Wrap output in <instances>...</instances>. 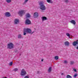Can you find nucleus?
<instances>
[{"mask_svg":"<svg viewBox=\"0 0 78 78\" xmlns=\"http://www.w3.org/2000/svg\"><path fill=\"white\" fill-rule=\"evenodd\" d=\"M39 5H40V8L41 10H42V11H44V10H45V6L44 5V4L43 2H40Z\"/></svg>","mask_w":78,"mask_h":78,"instance_id":"nucleus-1","label":"nucleus"},{"mask_svg":"<svg viewBox=\"0 0 78 78\" xmlns=\"http://www.w3.org/2000/svg\"><path fill=\"white\" fill-rule=\"evenodd\" d=\"M7 48L12 49L14 48V44L12 43H10L8 44Z\"/></svg>","mask_w":78,"mask_h":78,"instance_id":"nucleus-2","label":"nucleus"},{"mask_svg":"<svg viewBox=\"0 0 78 78\" xmlns=\"http://www.w3.org/2000/svg\"><path fill=\"white\" fill-rule=\"evenodd\" d=\"M25 10H21L18 12V14L19 15L21 16H22V15L25 14Z\"/></svg>","mask_w":78,"mask_h":78,"instance_id":"nucleus-3","label":"nucleus"},{"mask_svg":"<svg viewBox=\"0 0 78 78\" xmlns=\"http://www.w3.org/2000/svg\"><path fill=\"white\" fill-rule=\"evenodd\" d=\"M26 74L27 72L24 69H23L22 70H21L20 75L22 76H25V75H26Z\"/></svg>","mask_w":78,"mask_h":78,"instance_id":"nucleus-4","label":"nucleus"},{"mask_svg":"<svg viewBox=\"0 0 78 78\" xmlns=\"http://www.w3.org/2000/svg\"><path fill=\"white\" fill-rule=\"evenodd\" d=\"M38 16H39V14L37 12H35L34 13L33 17L34 18H37L38 17Z\"/></svg>","mask_w":78,"mask_h":78,"instance_id":"nucleus-5","label":"nucleus"},{"mask_svg":"<svg viewBox=\"0 0 78 78\" xmlns=\"http://www.w3.org/2000/svg\"><path fill=\"white\" fill-rule=\"evenodd\" d=\"M24 29L26 30V33H29L30 34L31 33V30L30 29L27 28V29Z\"/></svg>","mask_w":78,"mask_h":78,"instance_id":"nucleus-6","label":"nucleus"},{"mask_svg":"<svg viewBox=\"0 0 78 78\" xmlns=\"http://www.w3.org/2000/svg\"><path fill=\"white\" fill-rule=\"evenodd\" d=\"M31 24V21L30 20L28 19L26 21V25H30Z\"/></svg>","mask_w":78,"mask_h":78,"instance_id":"nucleus-7","label":"nucleus"},{"mask_svg":"<svg viewBox=\"0 0 78 78\" xmlns=\"http://www.w3.org/2000/svg\"><path fill=\"white\" fill-rule=\"evenodd\" d=\"M5 17H10L11 16V14L9 12H6L5 13Z\"/></svg>","mask_w":78,"mask_h":78,"instance_id":"nucleus-8","label":"nucleus"},{"mask_svg":"<svg viewBox=\"0 0 78 78\" xmlns=\"http://www.w3.org/2000/svg\"><path fill=\"white\" fill-rule=\"evenodd\" d=\"M19 23V20L18 19H15L14 22L15 24H18Z\"/></svg>","mask_w":78,"mask_h":78,"instance_id":"nucleus-9","label":"nucleus"},{"mask_svg":"<svg viewBox=\"0 0 78 78\" xmlns=\"http://www.w3.org/2000/svg\"><path fill=\"white\" fill-rule=\"evenodd\" d=\"M18 39H23V37L22 35L20 34L18 35Z\"/></svg>","mask_w":78,"mask_h":78,"instance_id":"nucleus-10","label":"nucleus"},{"mask_svg":"<svg viewBox=\"0 0 78 78\" xmlns=\"http://www.w3.org/2000/svg\"><path fill=\"white\" fill-rule=\"evenodd\" d=\"M69 44L70 43H69V42L67 41H66L65 42V44L66 46H68L69 47Z\"/></svg>","mask_w":78,"mask_h":78,"instance_id":"nucleus-11","label":"nucleus"},{"mask_svg":"<svg viewBox=\"0 0 78 78\" xmlns=\"http://www.w3.org/2000/svg\"><path fill=\"white\" fill-rule=\"evenodd\" d=\"M52 69V67H50L48 69V73H50V72H51V69Z\"/></svg>","mask_w":78,"mask_h":78,"instance_id":"nucleus-12","label":"nucleus"},{"mask_svg":"<svg viewBox=\"0 0 78 78\" xmlns=\"http://www.w3.org/2000/svg\"><path fill=\"white\" fill-rule=\"evenodd\" d=\"M47 20V17H46L45 16L42 17V21H44V20Z\"/></svg>","mask_w":78,"mask_h":78,"instance_id":"nucleus-13","label":"nucleus"},{"mask_svg":"<svg viewBox=\"0 0 78 78\" xmlns=\"http://www.w3.org/2000/svg\"><path fill=\"white\" fill-rule=\"evenodd\" d=\"M31 17V16L30 15V14L29 13H27L26 14V18H28L29 17Z\"/></svg>","mask_w":78,"mask_h":78,"instance_id":"nucleus-14","label":"nucleus"},{"mask_svg":"<svg viewBox=\"0 0 78 78\" xmlns=\"http://www.w3.org/2000/svg\"><path fill=\"white\" fill-rule=\"evenodd\" d=\"M70 22L72 23H73V25H75L76 23L75 21L74 20H72Z\"/></svg>","mask_w":78,"mask_h":78,"instance_id":"nucleus-15","label":"nucleus"},{"mask_svg":"<svg viewBox=\"0 0 78 78\" xmlns=\"http://www.w3.org/2000/svg\"><path fill=\"white\" fill-rule=\"evenodd\" d=\"M76 44H77L76 41H74L73 43V46H76Z\"/></svg>","mask_w":78,"mask_h":78,"instance_id":"nucleus-16","label":"nucleus"},{"mask_svg":"<svg viewBox=\"0 0 78 78\" xmlns=\"http://www.w3.org/2000/svg\"><path fill=\"white\" fill-rule=\"evenodd\" d=\"M23 32V35H26V34H27V33H27V32H26V31L24 29Z\"/></svg>","mask_w":78,"mask_h":78,"instance_id":"nucleus-17","label":"nucleus"},{"mask_svg":"<svg viewBox=\"0 0 78 78\" xmlns=\"http://www.w3.org/2000/svg\"><path fill=\"white\" fill-rule=\"evenodd\" d=\"M47 2L48 3H52L53 2L51 1V0H47Z\"/></svg>","mask_w":78,"mask_h":78,"instance_id":"nucleus-18","label":"nucleus"},{"mask_svg":"<svg viewBox=\"0 0 78 78\" xmlns=\"http://www.w3.org/2000/svg\"><path fill=\"white\" fill-rule=\"evenodd\" d=\"M18 69L16 68H15L13 70V71H14V72H17V71H18Z\"/></svg>","mask_w":78,"mask_h":78,"instance_id":"nucleus-19","label":"nucleus"},{"mask_svg":"<svg viewBox=\"0 0 78 78\" xmlns=\"http://www.w3.org/2000/svg\"><path fill=\"white\" fill-rule=\"evenodd\" d=\"M12 62H13V61H12V62H10L9 64V65L12 66Z\"/></svg>","mask_w":78,"mask_h":78,"instance_id":"nucleus-20","label":"nucleus"},{"mask_svg":"<svg viewBox=\"0 0 78 78\" xmlns=\"http://www.w3.org/2000/svg\"><path fill=\"white\" fill-rule=\"evenodd\" d=\"M6 2L7 3H10L11 2V0H6Z\"/></svg>","mask_w":78,"mask_h":78,"instance_id":"nucleus-21","label":"nucleus"},{"mask_svg":"<svg viewBox=\"0 0 78 78\" xmlns=\"http://www.w3.org/2000/svg\"><path fill=\"white\" fill-rule=\"evenodd\" d=\"M58 57L57 56H55V59H56V60H58Z\"/></svg>","mask_w":78,"mask_h":78,"instance_id":"nucleus-22","label":"nucleus"},{"mask_svg":"<svg viewBox=\"0 0 78 78\" xmlns=\"http://www.w3.org/2000/svg\"><path fill=\"white\" fill-rule=\"evenodd\" d=\"M77 76V74H75L74 76H73V77L74 78H76Z\"/></svg>","mask_w":78,"mask_h":78,"instance_id":"nucleus-23","label":"nucleus"},{"mask_svg":"<svg viewBox=\"0 0 78 78\" xmlns=\"http://www.w3.org/2000/svg\"><path fill=\"white\" fill-rule=\"evenodd\" d=\"M66 35H67V36H70V35L69 33H67L66 34Z\"/></svg>","mask_w":78,"mask_h":78,"instance_id":"nucleus-24","label":"nucleus"},{"mask_svg":"<svg viewBox=\"0 0 78 78\" xmlns=\"http://www.w3.org/2000/svg\"><path fill=\"white\" fill-rule=\"evenodd\" d=\"M64 63L65 64H67V63H68V62L67 61L65 60L64 62Z\"/></svg>","mask_w":78,"mask_h":78,"instance_id":"nucleus-25","label":"nucleus"},{"mask_svg":"<svg viewBox=\"0 0 78 78\" xmlns=\"http://www.w3.org/2000/svg\"><path fill=\"white\" fill-rule=\"evenodd\" d=\"M70 63V64L71 65L73 64L74 63V62L73 61H71Z\"/></svg>","mask_w":78,"mask_h":78,"instance_id":"nucleus-26","label":"nucleus"},{"mask_svg":"<svg viewBox=\"0 0 78 78\" xmlns=\"http://www.w3.org/2000/svg\"><path fill=\"white\" fill-rule=\"evenodd\" d=\"M69 2V1L68 0H65V2L66 3H67Z\"/></svg>","mask_w":78,"mask_h":78,"instance_id":"nucleus-27","label":"nucleus"},{"mask_svg":"<svg viewBox=\"0 0 78 78\" xmlns=\"http://www.w3.org/2000/svg\"><path fill=\"white\" fill-rule=\"evenodd\" d=\"M28 0H25L24 2L26 3V2H28Z\"/></svg>","mask_w":78,"mask_h":78,"instance_id":"nucleus-28","label":"nucleus"},{"mask_svg":"<svg viewBox=\"0 0 78 78\" xmlns=\"http://www.w3.org/2000/svg\"><path fill=\"white\" fill-rule=\"evenodd\" d=\"M76 42L77 44L78 45V40L76 41Z\"/></svg>","mask_w":78,"mask_h":78,"instance_id":"nucleus-29","label":"nucleus"},{"mask_svg":"<svg viewBox=\"0 0 78 78\" xmlns=\"http://www.w3.org/2000/svg\"><path fill=\"white\" fill-rule=\"evenodd\" d=\"M74 72H76V70L75 69H74Z\"/></svg>","mask_w":78,"mask_h":78,"instance_id":"nucleus-30","label":"nucleus"},{"mask_svg":"<svg viewBox=\"0 0 78 78\" xmlns=\"http://www.w3.org/2000/svg\"><path fill=\"white\" fill-rule=\"evenodd\" d=\"M44 61V59H41V62H42V61Z\"/></svg>","mask_w":78,"mask_h":78,"instance_id":"nucleus-31","label":"nucleus"},{"mask_svg":"<svg viewBox=\"0 0 78 78\" xmlns=\"http://www.w3.org/2000/svg\"><path fill=\"white\" fill-rule=\"evenodd\" d=\"M37 74H39V71H37Z\"/></svg>","mask_w":78,"mask_h":78,"instance_id":"nucleus-32","label":"nucleus"},{"mask_svg":"<svg viewBox=\"0 0 78 78\" xmlns=\"http://www.w3.org/2000/svg\"><path fill=\"white\" fill-rule=\"evenodd\" d=\"M34 33V31H33V32H32V33H31V34H33Z\"/></svg>","mask_w":78,"mask_h":78,"instance_id":"nucleus-33","label":"nucleus"},{"mask_svg":"<svg viewBox=\"0 0 78 78\" xmlns=\"http://www.w3.org/2000/svg\"><path fill=\"white\" fill-rule=\"evenodd\" d=\"M62 75H64V74L63 73H62L61 74Z\"/></svg>","mask_w":78,"mask_h":78,"instance_id":"nucleus-34","label":"nucleus"},{"mask_svg":"<svg viewBox=\"0 0 78 78\" xmlns=\"http://www.w3.org/2000/svg\"><path fill=\"white\" fill-rule=\"evenodd\" d=\"M68 37H69V38H70V36H68Z\"/></svg>","mask_w":78,"mask_h":78,"instance_id":"nucleus-35","label":"nucleus"},{"mask_svg":"<svg viewBox=\"0 0 78 78\" xmlns=\"http://www.w3.org/2000/svg\"><path fill=\"white\" fill-rule=\"evenodd\" d=\"M4 78H7V77H4Z\"/></svg>","mask_w":78,"mask_h":78,"instance_id":"nucleus-36","label":"nucleus"},{"mask_svg":"<svg viewBox=\"0 0 78 78\" xmlns=\"http://www.w3.org/2000/svg\"><path fill=\"white\" fill-rule=\"evenodd\" d=\"M72 38V37H71L70 38V39H71Z\"/></svg>","mask_w":78,"mask_h":78,"instance_id":"nucleus-37","label":"nucleus"},{"mask_svg":"<svg viewBox=\"0 0 78 78\" xmlns=\"http://www.w3.org/2000/svg\"><path fill=\"white\" fill-rule=\"evenodd\" d=\"M20 55H21L20 54Z\"/></svg>","mask_w":78,"mask_h":78,"instance_id":"nucleus-38","label":"nucleus"}]
</instances>
